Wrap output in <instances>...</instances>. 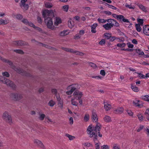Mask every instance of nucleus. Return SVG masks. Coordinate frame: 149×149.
Instances as JSON below:
<instances>
[{
	"instance_id": "dca6fc26",
	"label": "nucleus",
	"mask_w": 149,
	"mask_h": 149,
	"mask_svg": "<svg viewBox=\"0 0 149 149\" xmlns=\"http://www.w3.org/2000/svg\"><path fill=\"white\" fill-rule=\"evenodd\" d=\"M10 96L14 100L16 101L18 99V94L17 93H12Z\"/></svg>"
},
{
	"instance_id": "20e7f679",
	"label": "nucleus",
	"mask_w": 149,
	"mask_h": 149,
	"mask_svg": "<svg viewBox=\"0 0 149 149\" xmlns=\"http://www.w3.org/2000/svg\"><path fill=\"white\" fill-rule=\"evenodd\" d=\"M2 118L10 124L12 123V120L11 115L7 111H5L2 116Z\"/></svg>"
},
{
	"instance_id": "7c9ffc66",
	"label": "nucleus",
	"mask_w": 149,
	"mask_h": 149,
	"mask_svg": "<svg viewBox=\"0 0 149 149\" xmlns=\"http://www.w3.org/2000/svg\"><path fill=\"white\" fill-rule=\"evenodd\" d=\"M89 119V115L88 113H86L84 117V120L85 122H87Z\"/></svg>"
},
{
	"instance_id": "bb28decb",
	"label": "nucleus",
	"mask_w": 149,
	"mask_h": 149,
	"mask_svg": "<svg viewBox=\"0 0 149 149\" xmlns=\"http://www.w3.org/2000/svg\"><path fill=\"white\" fill-rule=\"evenodd\" d=\"M141 98L145 101L149 102V96L148 95L142 96L141 97Z\"/></svg>"
},
{
	"instance_id": "58836bf2",
	"label": "nucleus",
	"mask_w": 149,
	"mask_h": 149,
	"mask_svg": "<svg viewBox=\"0 0 149 149\" xmlns=\"http://www.w3.org/2000/svg\"><path fill=\"white\" fill-rule=\"evenodd\" d=\"M59 107L61 108L62 109L63 107V102L62 100H61L58 101Z\"/></svg>"
},
{
	"instance_id": "680f3d73",
	"label": "nucleus",
	"mask_w": 149,
	"mask_h": 149,
	"mask_svg": "<svg viewBox=\"0 0 149 149\" xmlns=\"http://www.w3.org/2000/svg\"><path fill=\"white\" fill-rule=\"evenodd\" d=\"M116 41L118 42H121L123 41L122 38H116Z\"/></svg>"
},
{
	"instance_id": "6e6552de",
	"label": "nucleus",
	"mask_w": 149,
	"mask_h": 149,
	"mask_svg": "<svg viewBox=\"0 0 149 149\" xmlns=\"http://www.w3.org/2000/svg\"><path fill=\"white\" fill-rule=\"evenodd\" d=\"M74 98L75 100H80L83 94L81 92L79 91H75L73 94Z\"/></svg>"
},
{
	"instance_id": "e433bc0d",
	"label": "nucleus",
	"mask_w": 149,
	"mask_h": 149,
	"mask_svg": "<svg viewBox=\"0 0 149 149\" xmlns=\"http://www.w3.org/2000/svg\"><path fill=\"white\" fill-rule=\"evenodd\" d=\"M45 117V115L44 114L40 113L39 114V119L41 120H43Z\"/></svg>"
},
{
	"instance_id": "7ed1b4c3",
	"label": "nucleus",
	"mask_w": 149,
	"mask_h": 149,
	"mask_svg": "<svg viewBox=\"0 0 149 149\" xmlns=\"http://www.w3.org/2000/svg\"><path fill=\"white\" fill-rule=\"evenodd\" d=\"M0 81H2L3 84H6L7 86L11 87L13 90H15L16 88V86L13 82L3 77L0 76Z\"/></svg>"
},
{
	"instance_id": "37998d69",
	"label": "nucleus",
	"mask_w": 149,
	"mask_h": 149,
	"mask_svg": "<svg viewBox=\"0 0 149 149\" xmlns=\"http://www.w3.org/2000/svg\"><path fill=\"white\" fill-rule=\"evenodd\" d=\"M63 9L64 11L65 12H67L69 9V6L68 5H65L63 6Z\"/></svg>"
},
{
	"instance_id": "bf43d9fd",
	"label": "nucleus",
	"mask_w": 149,
	"mask_h": 149,
	"mask_svg": "<svg viewBox=\"0 0 149 149\" xmlns=\"http://www.w3.org/2000/svg\"><path fill=\"white\" fill-rule=\"evenodd\" d=\"M69 123L70 125H72L73 123V120L72 117H70L69 119Z\"/></svg>"
},
{
	"instance_id": "338daca9",
	"label": "nucleus",
	"mask_w": 149,
	"mask_h": 149,
	"mask_svg": "<svg viewBox=\"0 0 149 149\" xmlns=\"http://www.w3.org/2000/svg\"><path fill=\"white\" fill-rule=\"evenodd\" d=\"M85 33V31L84 30H80L79 34L81 35V36L82 35H83Z\"/></svg>"
},
{
	"instance_id": "f8f14e48",
	"label": "nucleus",
	"mask_w": 149,
	"mask_h": 149,
	"mask_svg": "<svg viewBox=\"0 0 149 149\" xmlns=\"http://www.w3.org/2000/svg\"><path fill=\"white\" fill-rule=\"evenodd\" d=\"M143 33L147 36H149V25H146L143 27Z\"/></svg>"
},
{
	"instance_id": "4be33fe9",
	"label": "nucleus",
	"mask_w": 149,
	"mask_h": 149,
	"mask_svg": "<svg viewBox=\"0 0 149 149\" xmlns=\"http://www.w3.org/2000/svg\"><path fill=\"white\" fill-rule=\"evenodd\" d=\"M137 6L139 7V8L142 11L145 12H147V10L146 9V6H144L142 4H138Z\"/></svg>"
},
{
	"instance_id": "4c0bfd02",
	"label": "nucleus",
	"mask_w": 149,
	"mask_h": 149,
	"mask_svg": "<svg viewBox=\"0 0 149 149\" xmlns=\"http://www.w3.org/2000/svg\"><path fill=\"white\" fill-rule=\"evenodd\" d=\"M104 36L107 38V39H109L111 37V35L110 33H105L104 34Z\"/></svg>"
},
{
	"instance_id": "13d9d810",
	"label": "nucleus",
	"mask_w": 149,
	"mask_h": 149,
	"mask_svg": "<svg viewBox=\"0 0 149 149\" xmlns=\"http://www.w3.org/2000/svg\"><path fill=\"white\" fill-rule=\"evenodd\" d=\"M9 22V21L8 20L3 19V25H5L8 24Z\"/></svg>"
},
{
	"instance_id": "cd10ccee",
	"label": "nucleus",
	"mask_w": 149,
	"mask_h": 149,
	"mask_svg": "<svg viewBox=\"0 0 149 149\" xmlns=\"http://www.w3.org/2000/svg\"><path fill=\"white\" fill-rule=\"evenodd\" d=\"M104 120L107 122H109L111 121V118L109 116H105L104 118Z\"/></svg>"
},
{
	"instance_id": "c9c22d12",
	"label": "nucleus",
	"mask_w": 149,
	"mask_h": 149,
	"mask_svg": "<svg viewBox=\"0 0 149 149\" xmlns=\"http://www.w3.org/2000/svg\"><path fill=\"white\" fill-rule=\"evenodd\" d=\"M45 7L47 8H50L52 6V4L49 3H45Z\"/></svg>"
},
{
	"instance_id": "aec40b11",
	"label": "nucleus",
	"mask_w": 149,
	"mask_h": 149,
	"mask_svg": "<svg viewBox=\"0 0 149 149\" xmlns=\"http://www.w3.org/2000/svg\"><path fill=\"white\" fill-rule=\"evenodd\" d=\"M61 23V20L60 18L58 17H56L54 22V26H57L59 24Z\"/></svg>"
},
{
	"instance_id": "5fc2aeb1",
	"label": "nucleus",
	"mask_w": 149,
	"mask_h": 149,
	"mask_svg": "<svg viewBox=\"0 0 149 149\" xmlns=\"http://www.w3.org/2000/svg\"><path fill=\"white\" fill-rule=\"evenodd\" d=\"M105 43V40L102 39L99 42V44L101 45H104Z\"/></svg>"
},
{
	"instance_id": "9d476101",
	"label": "nucleus",
	"mask_w": 149,
	"mask_h": 149,
	"mask_svg": "<svg viewBox=\"0 0 149 149\" xmlns=\"http://www.w3.org/2000/svg\"><path fill=\"white\" fill-rule=\"evenodd\" d=\"M27 1V0H21V6L24 11L27 10L29 8L28 4H25V2Z\"/></svg>"
},
{
	"instance_id": "09e8293b",
	"label": "nucleus",
	"mask_w": 149,
	"mask_h": 149,
	"mask_svg": "<svg viewBox=\"0 0 149 149\" xmlns=\"http://www.w3.org/2000/svg\"><path fill=\"white\" fill-rule=\"evenodd\" d=\"M97 20L99 23H105L107 20L105 19H101L100 18H98L97 19Z\"/></svg>"
},
{
	"instance_id": "ddd939ff",
	"label": "nucleus",
	"mask_w": 149,
	"mask_h": 149,
	"mask_svg": "<svg viewBox=\"0 0 149 149\" xmlns=\"http://www.w3.org/2000/svg\"><path fill=\"white\" fill-rule=\"evenodd\" d=\"M33 142L35 144L38 146L42 148H44V146L42 142L40 141L38 139H35L33 141Z\"/></svg>"
},
{
	"instance_id": "052dcab7",
	"label": "nucleus",
	"mask_w": 149,
	"mask_h": 149,
	"mask_svg": "<svg viewBox=\"0 0 149 149\" xmlns=\"http://www.w3.org/2000/svg\"><path fill=\"white\" fill-rule=\"evenodd\" d=\"M102 149H109V147L107 145H104L101 146Z\"/></svg>"
},
{
	"instance_id": "a18cd8bd",
	"label": "nucleus",
	"mask_w": 149,
	"mask_h": 149,
	"mask_svg": "<svg viewBox=\"0 0 149 149\" xmlns=\"http://www.w3.org/2000/svg\"><path fill=\"white\" fill-rule=\"evenodd\" d=\"M95 149H100V143H97L95 142Z\"/></svg>"
},
{
	"instance_id": "c85d7f7f",
	"label": "nucleus",
	"mask_w": 149,
	"mask_h": 149,
	"mask_svg": "<svg viewBox=\"0 0 149 149\" xmlns=\"http://www.w3.org/2000/svg\"><path fill=\"white\" fill-rule=\"evenodd\" d=\"M68 25L69 27L72 28L74 25V23L73 21L71 19H70L68 22Z\"/></svg>"
},
{
	"instance_id": "4468645a",
	"label": "nucleus",
	"mask_w": 149,
	"mask_h": 149,
	"mask_svg": "<svg viewBox=\"0 0 149 149\" xmlns=\"http://www.w3.org/2000/svg\"><path fill=\"white\" fill-rule=\"evenodd\" d=\"M133 104L134 105L139 108H141L143 105L142 103L140 101L138 100H134L133 101Z\"/></svg>"
},
{
	"instance_id": "f704fd0d",
	"label": "nucleus",
	"mask_w": 149,
	"mask_h": 149,
	"mask_svg": "<svg viewBox=\"0 0 149 149\" xmlns=\"http://www.w3.org/2000/svg\"><path fill=\"white\" fill-rule=\"evenodd\" d=\"M71 102L72 104L73 105L77 106L78 104L77 102L75 100V99L74 98H72L71 99Z\"/></svg>"
},
{
	"instance_id": "0eeeda50",
	"label": "nucleus",
	"mask_w": 149,
	"mask_h": 149,
	"mask_svg": "<svg viewBox=\"0 0 149 149\" xmlns=\"http://www.w3.org/2000/svg\"><path fill=\"white\" fill-rule=\"evenodd\" d=\"M77 85L74 84L72 85L68 86L67 88V89L69 90L66 92V93L68 95L71 94L76 89L77 87Z\"/></svg>"
},
{
	"instance_id": "39448f33",
	"label": "nucleus",
	"mask_w": 149,
	"mask_h": 149,
	"mask_svg": "<svg viewBox=\"0 0 149 149\" xmlns=\"http://www.w3.org/2000/svg\"><path fill=\"white\" fill-rule=\"evenodd\" d=\"M0 59H1L3 62L8 64L10 65L11 66L12 68L15 71H16V72L18 71V68H16L15 66L13 65V63L12 61L8 60L5 59V58H3L1 57H0Z\"/></svg>"
},
{
	"instance_id": "72a5a7b5",
	"label": "nucleus",
	"mask_w": 149,
	"mask_h": 149,
	"mask_svg": "<svg viewBox=\"0 0 149 149\" xmlns=\"http://www.w3.org/2000/svg\"><path fill=\"white\" fill-rule=\"evenodd\" d=\"M131 88L135 92H138L139 91L137 87L135 86H133L132 85L131 86Z\"/></svg>"
},
{
	"instance_id": "423d86ee",
	"label": "nucleus",
	"mask_w": 149,
	"mask_h": 149,
	"mask_svg": "<svg viewBox=\"0 0 149 149\" xmlns=\"http://www.w3.org/2000/svg\"><path fill=\"white\" fill-rule=\"evenodd\" d=\"M22 22L26 24L29 25L30 26L34 28L35 29H36L38 30L39 31H42L41 29L40 28L36 27L31 22H29L27 19H24L22 21Z\"/></svg>"
},
{
	"instance_id": "864d4df0",
	"label": "nucleus",
	"mask_w": 149,
	"mask_h": 149,
	"mask_svg": "<svg viewBox=\"0 0 149 149\" xmlns=\"http://www.w3.org/2000/svg\"><path fill=\"white\" fill-rule=\"evenodd\" d=\"M112 149H120L119 146L116 144L113 145Z\"/></svg>"
},
{
	"instance_id": "a878e982",
	"label": "nucleus",
	"mask_w": 149,
	"mask_h": 149,
	"mask_svg": "<svg viewBox=\"0 0 149 149\" xmlns=\"http://www.w3.org/2000/svg\"><path fill=\"white\" fill-rule=\"evenodd\" d=\"M125 6L126 7L130 9H134L135 8V6L134 5H132L131 3L130 4H128V3H126L125 5Z\"/></svg>"
},
{
	"instance_id": "3c124183",
	"label": "nucleus",
	"mask_w": 149,
	"mask_h": 149,
	"mask_svg": "<svg viewBox=\"0 0 149 149\" xmlns=\"http://www.w3.org/2000/svg\"><path fill=\"white\" fill-rule=\"evenodd\" d=\"M137 74L139 75V77L141 79L145 78L146 77V76L138 72Z\"/></svg>"
},
{
	"instance_id": "e2e57ef3",
	"label": "nucleus",
	"mask_w": 149,
	"mask_h": 149,
	"mask_svg": "<svg viewBox=\"0 0 149 149\" xmlns=\"http://www.w3.org/2000/svg\"><path fill=\"white\" fill-rule=\"evenodd\" d=\"M81 36L79 33L77 34L74 37V38L75 39L79 38Z\"/></svg>"
},
{
	"instance_id": "603ef678",
	"label": "nucleus",
	"mask_w": 149,
	"mask_h": 149,
	"mask_svg": "<svg viewBox=\"0 0 149 149\" xmlns=\"http://www.w3.org/2000/svg\"><path fill=\"white\" fill-rule=\"evenodd\" d=\"M103 13L108 15H111L112 14L111 12L109 11H104L103 12Z\"/></svg>"
},
{
	"instance_id": "b1692460",
	"label": "nucleus",
	"mask_w": 149,
	"mask_h": 149,
	"mask_svg": "<svg viewBox=\"0 0 149 149\" xmlns=\"http://www.w3.org/2000/svg\"><path fill=\"white\" fill-rule=\"evenodd\" d=\"M55 104V101L53 100H51L48 102V105L51 107H53L54 106Z\"/></svg>"
},
{
	"instance_id": "c03bdc74",
	"label": "nucleus",
	"mask_w": 149,
	"mask_h": 149,
	"mask_svg": "<svg viewBox=\"0 0 149 149\" xmlns=\"http://www.w3.org/2000/svg\"><path fill=\"white\" fill-rule=\"evenodd\" d=\"M144 127V126L143 125H140L138 128L136 129V131L137 132H139L142 130Z\"/></svg>"
},
{
	"instance_id": "f03ea898",
	"label": "nucleus",
	"mask_w": 149,
	"mask_h": 149,
	"mask_svg": "<svg viewBox=\"0 0 149 149\" xmlns=\"http://www.w3.org/2000/svg\"><path fill=\"white\" fill-rule=\"evenodd\" d=\"M42 15L45 18V22L47 27L51 29L54 30L56 27L53 25L52 17L54 16V13L52 10H46L43 12Z\"/></svg>"
},
{
	"instance_id": "f3484780",
	"label": "nucleus",
	"mask_w": 149,
	"mask_h": 149,
	"mask_svg": "<svg viewBox=\"0 0 149 149\" xmlns=\"http://www.w3.org/2000/svg\"><path fill=\"white\" fill-rule=\"evenodd\" d=\"M104 107L106 111L109 110L111 108V106L107 102H104Z\"/></svg>"
},
{
	"instance_id": "9b49d317",
	"label": "nucleus",
	"mask_w": 149,
	"mask_h": 149,
	"mask_svg": "<svg viewBox=\"0 0 149 149\" xmlns=\"http://www.w3.org/2000/svg\"><path fill=\"white\" fill-rule=\"evenodd\" d=\"M91 118L93 122L96 123L98 121V117L95 111L93 110L92 111Z\"/></svg>"
},
{
	"instance_id": "412c9836",
	"label": "nucleus",
	"mask_w": 149,
	"mask_h": 149,
	"mask_svg": "<svg viewBox=\"0 0 149 149\" xmlns=\"http://www.w3.org/2000/svg\"><path fill=\"white\" fill-rule=\"evenodd\" d=\"M98 24L96 23L93 24L92 26H91V32L93 33H95L96 32V28Z\"/></svg>"
},
{
	"instance_id": "79ce46f5",
	"label": "nucleus",
	"mask_w": 149,
	"mask_h": 149,
	"mask_svg": "<svg viewBox=\"0 0 149 149\" xmlns=\"http://www.w3.org/2000/svg\"><path fill=\"white\" fill-rule=\"evenodd\" d=\"M137 22L140 25H142L143 23V19L138 18L137 19Z\"/></svg>"
},
{
	"instance_id": "2eb2a0df",
	"label": "nucleus",
	"mask_w": 149,
	"mask_h": 149,
	"mask_svg": "<svg viewBox=\"0 0 149 149\" xmlns=\"http://www.w3.org/2000/svg\"><path fill=\"white\" fill-rule=\"evenodd\" d=\"M107 22H111L113 25V26H119V24L117 21L113 19H109L107 20Z\"/></svg>"
},
{
	"instance_id": "1a4fd4ad",
	"label": "nucleus",
	"mask_w": 149,
	"mask_h": 149,
	"mask_svg": "<svg viewBox=\"0 0 149 149\" xmlns=\"http://www.w3.org/2000/svg\"><path fill=\"white\" fill-rule=\"evenodd\" d=\"M65 51L72 53L76 54L82 56L83 55V53L77 51H74L72 49L68 48H63Z\"/></svg>"
},
{
	"instance_id": "6e6d98bb",
	"label": "nucleus",
	"mask_w": 149,
	"mask_h": 149,
	"mask_svg": "<svg viewBox=\"0 0 149 149\" xmlns=\"http://www.w3.org/2000/svg\"><path fill=\"white\" fill-rule=\"evenodd\" d=\"M127 112L129 116H132V117H133V113L131 110H127Z\"/></svg>"
},
{
	"instance_id": "6ab92c4d",
	"label": "nucleus",
	"mask_w": 149,
	"mask_h": 149,
	"mask_svg": "<svg viewBox=\"0 0 149 149\" xmlns=\"http://www.w3.org/2000/svg\"><path fill=\"white\" fill-rule=\"evenodd\" d=\"M70 33V31L69 30H64L61 32L59 35L61 36H64Z\"/></svg>"
},
{
	"instance_id": "0e129e2a",
	"label": "nucleus",
	"mask_w": 149,
	"mask_h": 149,
	"mask_svg": "<svg viewBox=\"0 0 149 149\" xmlns=\"http://www.w3.org/2000/svg\"><path fill=\"white\" fill-rule=\"evenodd\" d=\"M52 93L53 94H55L56 95V94H57V90L56 89L54 88V89H52Z\"/></svg>"
},
{
	"instance_id": "393cba45",
	"label": "nucleus",
	"mask_w": 149,
	"mask_h": 149,
	"mask_svg": "<svg viewBox=\"0 0 149 149\" xmlns=\"http://www.w3.org/2000/svg\"><path fill=\"white\" fill-rule=\"evenodd\" d=\"M123 107H119L115 110V113H121L123 112Z\"/></svg>"
},
{
	"instance_id": "5701e85b",
	"label": "nucleus",
	"mask_w": 149,
	"mask_h": 149,
	"mask_svg": "<svg viewBox=\"0 0 149 149\" xmlns=\"http://www.w3.org/2000/svg\"><path fill=\"white\" fill-rule=\"evenodd\" d=\"M19 74H21L22 75H24L27 76H29V74L27 72L25 71H24L23 70H21L19 69Z\"/></svg>"
},
{
	"instance_id": "a19ab883",
	"label": "nucleus",
	"mask_w": 149,
	"mask_h": 149,
	"mask_svg": "<svg viewBox=\"0 0 149 149\" xmlns=\"http://www.w3.org/2000/svg\"><path fill=\"white\" fill-rule=\"evenodd\" d=\"M126 44L125 43H118L117 45V46L121 48H123L126 46Z\"/></svg>"
},
{
	"instance_id": "de8ad7c7",
	"label": "nucleus",
	"mask_w": 149,
	"mask_h": 149,
	"mask_svg": "<svg viewBox=\"0 0 149 149\" xmlns=\"http://www.w3.org/2000/svg\"><path fill=\"white\" fill-rule=\"evenodd\" d=\"M106 4L108 6V7L112 9H114V10H116L117 9V8L116 7H115L112 5L109 4L107 3H106Z\"/></svg>"
},
{
	"instance_id": "774afa93",
	"label": "nucleus",
	"mask_w": 149,
	"mask_h": 149,
	"mask_svg": "<svg viewBox=\"0 0 149 149\" xmlns=\"http://www.w3.org/2000/svg\"><path fill=\"white\" fill-rule=\"evenodd\" d=\"M100 74L101 75L104 76H105V72L104 70H101L100 71Z\"/></svg>"
},
{
	"instance_id": "49530a36",
	"label": "nucleus",
	"mask_w": 149,
	"mask_h": 149,
	"mask_svg": "<svg viewBox=\"0 0 149 149\" xmlns=\"http://www.w3.org/2000/svg\"><path fill=\"white\" fill-rule=\"evenodd\" d=\"M2 74L3 76H5L8 77H9L10 76L9 74L7 72H3Z\"/></svg>"
},
{
	"instance_id": "4d7b16f0",
	"label": "nucleus",
	"mask_w": 149,
	"mask_h": 149,
	"mask_svg": "<svg viewBox=\"0 0 149 149\" xmlns=\"http://www.w3.org/2000/svg\"><path fill=\"white\" fill-rule=\"evenodd\" d=\"M89 65L91 67L94 68H95L96 67V65L95 64L91 62L89 63Z\"/></svg>"
},
{
	"instance_id": "69168bd1",
	"label": "nucleus",
	"mask_w": 149,
	"mask_h": 149,
	"mask_svg": "<svg viewBox=\"0 0 149 149\" xmlns=\"http://www.w3.org/2000/svg\"><path fill=\"white\" fill-rule=\"evenodd\" d=\"M56 98L57 100V102L61 100V99L59 94H56Z\"/></svg>"
},
{
	"instance_id": "2f4dec72",
	"label": "nucleus",
	"mask_w": 149,
	"mask_h": 149,
	"mask_svg": "<svg viewBox=\"0 0 149 149\" xmlns=\"http://www.w3.org/2000/svg\"><path fill=\"white\" fill-rule=\"evenodd\" d=\"M65 136H66L68 137L70 140H73L75 138L74 136H72L68 134H66Z\"/></svg>"
},
{
	"instance_id": "c756f323",
	"label": "nucleus",
	"mask_w": 149,
	"mask_h": 149,
	"mask_svg": "<svg viewBox=\"0 0 149 149\" xmlns=\"http://www.w3.org/2000/svg\"><path fill=\"white\" fill-rule=\"evenodd\" d=\"M140 25L139 24H136L135 25L136 29L137 31L139 32H140L142 30V29Z\"/></svg>"
},
{
	"instance_id": "a211bd4d",
	"label": "nucleus",
	"mask_w": 149,
	"mask_h": 149,
	"mask_svg": "<svg viewBox=\"0 0 149 149\" xmlns=\"http://www.w3.org/2000/svg\"><path fill=\"white\" fill-rule=\"evenodd\" d=\"M109 23L107 24L103 25V26L107 30H109L113 27V25L111 22H109Z\"/></svg>"
},
{
	"instance_id": "8fccbe9b",
	"label": "nucleus",
	"mask_w": 149,
	"mask_h": 149,
	"mask_svg": "<svg viewBox=\"0 0 149 149\" xmlns=\"http://www.w3.org/2000/svg\"><path fill=\"white\" fill-rule=\"evenodd\" d=\"M124 16L121 15H118L117 19L118 20H122L124 18Z\"/></svg>"
},
{
	"instance_id": "f257e3e1",
	"label": "nucleus",
	"mask_w": 149,
	"mask_h": 149,
	"mask_svg": "<svg viewBox=\"0 0 149 149\" xmlns=\"http://www.w3.org/2000/svg\"><path fill=\"white\" fill-rule=\"evenodd\" d=\"M101 127V125L100 123H97L95 127H93L92 125H90L87 128V134L89 135L90 137L93 138L95 143V141H97L98 133L99 136H102V135L99 133Z\"/></svg>"
},
{
	"instance_id": "473e14b6",
	"label": "nucleus",
	"mask_w": 149,
	"mask_h": 149,
	"mask_svg": "<svg viewBox=\"0 0 149 149\" xmlns=\"http://www.w3.org/2000/svg\"><path fill=\"white\" fill-rule=\"evenodd\" d=\"M136 52L139 55H144V53L139 49H136Z\"/></svg>"
},
{
	"instance_id": "ea45409f",
	"label": "nucleus",
	"mask_w": 149,
	"mask_h": 149,
	"mask_svg": "<svg viewBox=\"0 0 149 149\" xmlns=\"http://www.w3.org/2000/svg\"><path fill=\"white\" fill-rule=\"evenodd\" d=\"M140 121H142L143 120V117L141 113H139L137 115Z\"/></svg>"
}]
</instances>
